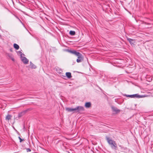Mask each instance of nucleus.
Masks as SVG:
<instances>
[{
	"label": "nucleus",
	"instance_id": "f257e3e1",
	"mask_svg": "<svg viewBox=\"0 0 153 153\" xmlns=\"http://www.w3.org/2000/svg\"><path fill=\"white\" fill-rule=\"evenodd\" d=\"M106 139L109 145H110L112 149L117 150V146L116 142L110 139L109 137L106 136Z\"/></svg>",
	"mask_w": 153,
	"mask_h": 153
},
{
	"label": "nucleus",
	"instance_id": "f03ea898",
	"mask_svg": "<svg viewBox=\"0 0 153 153\" xmlns=\"http://www.w3.org/2000/svg\"><path fill=\"white\" fill-rule=\"evenodd\" d=\"M124 95L127 97H130L131 98H142L144 97V96L143 95H140L137 94L132 95H127L126 94H125Z\"/></svg>",
	"mask_w": 153,
	"mask_h": 153
},
{
	"label": "nucleus",
	"instance_id": "7ed1b4c3",
	"mask_svg": "<svg viewBox=\"0 0 153 153\" xmlns=\"http://www.w3.org/2000/svg\"><path fill=\"white\" fill-rule=\"evenodd\" d=\"M84 110V108L81 106H78L75 108H73V112H78L80 111H83Z\"/></svg>",
	"mask_w": 153,
	"mask_h": 153
},
{
	"label": "nucleus",
	"instance_id": "20e7f679",
	"mask_svg": "<svg viewBox=\"0 0 153 153\" xmlns=\"http://www.w3.org/2000/svg\"><path fill=\"white\" fill-rule=\"evenodd\" d=\"M76 56H77L78 58L76 59V62L78 63H79L82 62V60H83V56L82 55L79 53V54Z\"/></svg>",
	"mask_w": 153,
	"mask_h": 153
},
{
	"label": "nucleus",
	"instance_id": "39448f33",
	"mask_svg": "<svg viewBox=\"0 0 153 153\" xmlns=\"http://www.w3.org/2000/svg\"><path fill=\"white\" fill-rule=\"evenodd\" d=\"M68 52L75 55L76 56H78L80 53L77 52V51L75 50H68Z\"/></svg>",
	"mask_w": 153,
	"mask_h": 153
},
{
	"label": "nucleus",
	"instance_id": "423d86ee",
	"mask_svg": "<svg viewBox=\"0 0 153 153\" xmlns=\"http://www.w3.org/2000/svg\"><path fill=\"white\" fill-rule=\"evenodd\" d=\"M28 110H24L19 113L18 115V117L19 118H20L21 117L24 115L28 111Z\"/></svg>",
	"mask_w": 153,
	"mask_h": 153
},
{
	"label": "nucleus",
	"instance_id": "0eeeda50",
	"mask_svg": "<svg viewBox=\"0 0 153 153\" xmlns=\"http://www.w3.org/2000/svg\"><path fill=\"white\" fill-rule=\"evenodd\" d=\"M21 60L23 63L25 64H26L28 63V60L25 57H22L21 58Z\"/></svg>",
	"mask_w": 153,
	"mask_h": 153
},
{
	"label": "nucleus",
	"instance_id": "6e6552de",
	"mask_svg": "<svg viewBox=\"0 0 153 153\" xmlns=\"http://www.w3.org/2000/svg\"><path fill=\"white\" fill-rule=\"evenodd\" d=\"M111 108L113 111L114 112L116 113H119L120 111V110L119 109H118L117 108L114 106H112Z\"/></svg>",
	"mask_w": 153,
	"mask_h": 153
},
{
	"label": "nucleus",
	"instance_id": "1a4fd4ad",
	"mask_svg": "<svg viewBox=\"0 0 153 153\" xmlns=\"http://www.w3.org/2000/svg\"><path fill=\"white\" fill-rule=\"evenodd\" d=\"M91 106V103L90 102H87L85 103V106L87 108H89Z\"/></svg>",
	"mask_w": 153,
	"mask_h": 153
},
{
	"label": "nucleus",
	"instance_id": "9d476101",
	"mask_svg": "<svg viewBox=\"0 0 153 153\" xmlns=\"http://www.w3.org/2000/svg\"><path fill=\"white\" fill-rule=\"evenodd\" d=\"M66 75L68 78H70L72 77L71 74L70 72H66Z\"/></svg>",
	"mask_w": 153,
	"mask_h": 153
},
{
	"label": "nucleus",
	"instance_id": "9b49d317",
	"mask_svg": "<svg viewBox=\"0 0 153 153\" xmlns=\"http://www.w3.org/2000/svg\"><path fill=\"white\" fill-rule=\"evenodd\" d=\"M12 117V115L10 114H8V115L6 116L5 120H9L11 119Z\"/></svg>",
	"mask_w": 153,
	"mask_h": 153
},
{
	"label": "nucleus",
	"instance_id": "f8f14e48",
	"mask_svg": "<svg viewBox=\"0 0 153 153\" xmlns=\"http://www.w3.org/2000/svg\"><path fill=\"white\" fill-rule=\"evenodd\" d=\"M13 47L16 50L19 49V45L16 43L14 44Z\"/></svg>",
	"mask_w": 153,
	"mask_h": 153
},
{
	"label": "nucleus",
	"instance_id": "ddd939ff",
	"mask_svg": "<svg viewBox=\"0 0 153 153\" xmlns=\"http://www.w3.org/2000/svg\"><path fill=\"white\" fill-rule=\"evenodd\" d=\"M8 56L13 61H14V59L13 56V55L11 53L8 54Z\"/></svg>",
	"mask_w": 153,
	"mask_h": 153
},
{
	"label": "nucleus",
	"instance_id": "4468645a",
	"mask_svg": "<svg viewBox=\"0 0 153 153\" xmlns=\"http://www.w3.org/2000/svg\"><path fill=\"white\" fill-rule=\"evenodd\" d=\"M30 65L32 68L35 69L36 68V66L33 64L31 62H30Z\"/></svg>",
	"mask_w": 153,
	"mask_h": 153
},
{
	"label": "nucleus",
	"instance_id": "2eb2a0df",
	"mask_svg": "<svg viewBox=\"0 0 153 153\" xmlns=\"http://www.w3.org/2000/svg\"><path fill=\"white\" fill-rule=\"evenodd\" d=\"M127 40L128 41H129V42L131 44H133V42L134 41L133 39L129 38H127Z\"/></svg>",
	"mask_w": 153,
	"mask_h": 153
},
{
	"label": "nucleus",
	"instance_id": "dca6fc26",
	"mask_svg": "<svg viewBox=\"0 0 153 153\" xmlns=\"http://www.w3.org/2000/svg\"><path fill=\"white\" fill-rule=\"evenodd\" d=\"M69 34L71 35L74 36L75 34L76 33L74 31L70 30L69 32Z\"/></svg>",
	"mask_w": 153,
	"mask_h": 153
},
{
	"label": "nucleus",
	"instance_id": "f3484780",
	"mask_svg": "<svg viewBox=\"0 0 153 153\" xmlns=\"http://www.w3.org/2000/svg\"><path fill=\"white\" fill-rule=\"evenodd\" d=\"M66 110L68 112H73V108H67L66 109Z\"/></svg>",
	"mask_w": 153,
	"mask_h": 153
},
{
	"label": "nucleus",
	"instance_id": "a211bd4d",
	"mask_svg": "<svg viewBox=\"0 0 153 153\" xmlns=\"http://www.w3.org/2000/svg\"><path fill=\"white\" fill-rule=\"evenodd\" d=\"M18 54L19 53L20 55L21 56V57H22V55H23L24 56L25 55L24 54H23L22 52L21 51H19L18 52H17Z\"/></svg>",
	"mask_w": 153,
	"mask_h": 153
},
{
	"label": "nucleus",
	"instance_id": "6ab92c4d",
	"mask_svg": "<svg viewBox=\"0 0 153 153\" xmlns=\"http://www.w3.org/2000/svg\"><path fill=\"white\" fill-rule=\"evenodd\" d=\"M18 138L20 140V143H21L22 141H24V139H22L20 137H18Z\"/></svg>",
	"mask_w": 153,
	"mask_h": 153
},
{
	"label": "nucleus",
	"instance_id": "aec40b11",
	"mask_svg": "<svg viewBox=\"0 0 153 153\" xmlns=\"http://www.w3.org/2000/svg\"><path fill=\"white\" fill-rule=\"evenodd\" d=\"M26 151L27 152H30L31 151V149L30 148H26Z\"/></svg>",
	"mask_w": 153,
	"mask_h": 153
},
{
	"label": "nucleus",
	"instance_id": "412c9836",
	"mask_svg": "<svg viewBox=\"0 0 153 153\" xmlns=\"http://www.w3.org/2000/svg\"><path fill=\"white\" fill-rule=\"evenodd\" d=\"M14 15V16H15V17H16L17 19H18V20H19V17H18V16H16V15Z\"/></svg>",
	"mask_w": 153,
	"mask_h": 153
},
{
	"label": "nucleus",
	"instance_id": "4be33fe9",
	"mask_svg": "<svg viewBox=\"0 0 153 153\" xmlns=\"http://www.w3.org/2000/svg\"><path fill=\"white\" fill-rule=\"evenodd\" d=\"M13 48H11L10 49V50L11 52H12L13 51Z\"/></svg>",
	"mask_w": 153,
	"mask_h": 153
},
{
	"label": "nucleus",
	"instance_id": "5701e85b",
	"mask_svg": "<svg viewBox=\"0 0 153 153\" xmlns=\"http://www.w3.org/2000/svg\"><path fill=\"white\" fill-rule=\"evenodd\" d=\"M19 20L20 21V22L22 23V24H23V23L19 19Z\"/></svg>",
	"mask_w": 153,
	"mask_h": 153
},
{
	"label": "nucleus",
	"instance_id": "b1692460",
	"mask_svg": "<svg viewBox=\"0 0 153 153\" xmlns=\"http://www.w3.org/2000/svg\"><path fill=\"white\" fill-rule=\"evenodd\" d=\"M20 4H21V5H23V4H22V3H21V2H20Z\"/></svg>",
	"mask_w": 153,
	"mask_h": 153
},
{
	"label": "nucleus",
	"instance_id": "393cba45",
	"mask_svg": "<svg viewBox=\"0 0 153 153\" xmlns=\"http://www.w3.org/2000/svg\"><path fill=\"white\" fill-rule=\"evenodd\" d=\"M119 146L120 147H122V146L120 145H119Z\"/></svg>",
	"mask_w": 153,
	"mask_h": 153
}]
</instances>
